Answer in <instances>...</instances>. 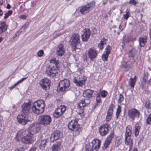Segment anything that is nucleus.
Wrapping results in <instances>:
<instances>
[{
  "label": "nucleus",
  "instance_id": "34",
  "mask_svg": "<svg viewBox=\"0 0 151 151\" xmlns=\"http://www.w3.org/2000/svg\"><path fill=\"white\" fill-rule=\"evenodd\" d=\"M112 50L111 47L109 45H108L106 46V48L105 49L104 53L109 55L111 51Z\"/></svg>",
  "mask_w": 151,
  "mask_h": 151
},
{
  "label": "nucleus",
  "instance_id": "26",
  "mask_svg": "<svg viewBox=\"0 0 151 151\" xmlns=\"http://www.w3.org/2000/svg\"><path fill=\"white\" fill-rule=\"evenodd\" d=\"M7 29V27L6 23L4 22H0V35L6 31Z\"/></svg>",
  "mask_w": 151,
  "mask_h": 151
},
{
  "label": "nucleus",
  "instance_id": "36",
  "mask_svg": "<svg viewBox=\"0 0 151 151\" xmlns=\"http://www.w3.org/2000/svg\"><path fill=\"white\" fill-rule=\"evenodd\" d=\"M122 67L124 68L127 69V70H129L131 67L130 65L128 64L127 62H123L122 64Z\"/></svg>",
  "mask_w": 151,
  "mask_h": 151
},
{
  "label": "nucleus",
  "instance_id": "2",
  "mask_svg": "<svg viewBox=\"0 0 151 151\" xmlns=\"http://www.w3.org/2000/svg\"><path fill=\"white\" fill-rule=\"evenodd\" d=\"M68 127L69 129L73 131V133L75 136L79 135L82 130L81 125L78 124V122L76 120H72L70 122Z\"/></svg>",
  "mask_w": 151,
  "mask_h": 151
},
{
  "label": "nucleus",
  "instance_id": "37",
  "mask_svg": "<svg viewBox=\"0 0 151 151\" xmlns=\"http://www.w3.org/2000/svg\"><path fill=\"white\" fill-rule=\"evenodd\" d=\"M114 106V104H111L110 106L109 107L108 109L107 114L112 115L113 114V108Z\"/></svg>",
  "mask_w": 151,
  "mask_h": 151
},
{
  "label": "nucleus",
  "instance_id": "8",
  "mask_svg": "<svg viewBox=\"0 0 151 151\" xmlns=\"http://www.w3.org/2000/svg\"><path fill=\"white\" fill-rule=\"evenodd\" d=\"M114 132L111 131L110 134L107 136L104 141L103 146L102 147L103 150H105L107 148L109 147V145L111 143V141L114 137Z\"/></svg>",
  "mask_w": 151,
  "mask_h": 151
},
{
  "label": "nucleus",
  "instance_id": "21",
  "mask_svg": "<svg viewBox=\"0 0 151 151\" xmlns=\"http://www.w3.org/2000/svg\"><path fill=\"white\" fill-rule=\"evenodd\" d=\"M65 50L64 48L63 45L62 44H60L57 49V54L58 55L61 56L65 53Z\"/></svg>",
  "mask_w": 151,
  "mask_h": 151
},
{
  "label": "nucleus",
  "instance_id": "39",
  "mask_svg": "<svg viewBox=\"0 0 151 151\" xmlns=\"http://www.w3.org/2000/svg\"><path fill=\"white\" fill-rule=\"evenodd\" d=\"M91 144L88 143L86 145L85 150L86 151H91Z\"/></svg>",
  "mask_w": 151,
  "mask_h": 151
},
{
  "label": "nucleus",
  "instance_id": "20",
  "mask_svg": "<svg viewBox=\"0 0 151 151\" xmlns=\"http://www.w3.org/2000/svg\"><path fill=\"white\" fill-rule=\"evenodd\" d=\"M97 54L96 50L91 48H90L87 52L88 56L91 60L96 58Z\"/></svg>",
  "mask_w": 151,
  "mask_h": 151
},
{
  "label": "nucleus",
  "instance_id": "9",
  "mask_svg": "<svg viewBox=\"0 0 151 151\" xmlns=\"http://www.w3.org/2000/svg\"><path fill=\"white\" fill-rule=\"evenodd\" d=\"M66 109V107L64 105H61L56 109L53 113L54 117L57 118L60 117L63 114Z\"/></svg>",
  "mask_w": 151,
  "mask_h": 151
},
{
  "label": "nucleus",
  "instance_id": "10",
  "mask_svg": "<svg viewBox=\"0 0 151 151\" xmlns=\"http://www.w3.org/2000/svg\"><path fill=\"white\" fill-rule=\"evenodd\" d=\"M110 129V125L108 123L101 126L99 129V133L102 136H105L108 134Z\"/></svg>",
  "mask_w": 151,
  "mask_h": 151
},
{
  "label": "nucleus",
  "instance_id": "32",
  "mask_svg": "<svg viewBox=\"0 0 151 151\" xmlns=\"http://www.w3.org/2000/svg\"><path fill=\"white\" fill-rule=\"evenodd\" d=\"M29 102L28 103H25L24 102L23 104H30L31 103H33L34 104L35 103H37V104H44L45 102L42 99L38 100L37 101H36L34 102H32V100H29Z\"/></svg>",
  "mask_w": 151,
  "mask_h": 151
},
{
  "label": "nucleus",
  "instance_id": "45",
  "mask_svg": "<svg viewBox=\"0 0 151 151\" xmlns=\"http://www.w3.org/2000/svg\"><path fill=\"white\" fill-rule=\"evenodd\" d=\"M12 13V12L11 10H9L5 14V16L4 17V19L7 18L8 17L11 15Z\"/></svg>",
  "mask_w": 151,
  "mask_h": 151
},
{
  "label": "nucleus",
  "instance_id": "13",
  "mask_svg": "<svg viewBox=\"0 0 151 151\" xmlns=\"http://www.w3.org/2000/svg\"><path fill=\"white\" fill-rule=\"evenodd\" d=\"M139 112L138 110L135 109H132L128 110V115L129 118L134 120L135 117H139Z\"/></svg>",
  "mask_w": 151,
  "mask_h": 151
},
{
  "label": "nucleus",
  "instance_id": "25",
  "mask_svg": "<svg viewBox=\"0 0 151 151\" xmlns=\"http://www.w3.org/2000/svg\"><path fill=\"white\" fill-rule=\"evenodd\" d=\"M93 91L90 89L85 90L83 93V96L85 97L91 98L92 96Z\"/></svg>",
  "mask_w": 151,
  "mask_h": 151
},
{
  "label": "nucleus",
  "instance_id": "64",
  "mask_svg": "<svg viewBox=\"0 0 151 151\" xmlns=\"http://www.w3.org/2000/svg\"><path fill=\"white\" fill-rule=\"evenodd\" d=\"M22 137H19L18 136H17V135H16V137H15V139L17 141H19L20 139Z\"/></svg>",
  "mask_w": 151,
  "mask_h": 151
},
{
  "label": "nucleus",
  "instance_id": "6",
  "mask_svg": "<svg viewBox=\"0 0 151 151\" xmlns=\"http://www.w3.org/2000/svg\"><path fill=\"white\" fill-rule=\"evenodd\" d=\"M80 36L78 33H73L71 36L70 39L71 44L74 47L75 50L76 49V46L80 43Z\"/></svg>",
  "mask_w": 151,
  "mask_h": 151
},
{
  "label": "nucleus",
  "instance_id": "24",
  "mask_svg": "<svg viewBox=\"0 0 151 151\" xmlns=\"http://www.w3.org/2000/svg\"><path fill=\"white\" fill-rule=\"evenodd\" d=\"M61 142H58L54 144L52 147V151H59L61 149Z\"/></svg>",
  "mask_w": 151,
  "mask_h": 151
},
{
  "label": "nucleus",
  "instance_id": "15",
  "mask_svg": "<svg viewBox=\"0 0 151 151\" xmlns=\"http://www.w3.org/2000/svg\"><path fill=\"white\" fill-rule=\"evenodd\" d=\"M33 135L32 134L28 133V134H27L26 136L22 137L21 139L23 143L27 144H30L33 143L34 141L32 138Z\"/></svg>",
  "mask_w": 151,
  "mask_h": 151
},
{
  "label": "nucleus",
  "instance_id": "49",
  "mask_svg": "<svg viewBox=\"0 0 151 151\" xmlns=\"http://www.w3.org/2000/svg\"><path fill=\"white\" fill-rule=\"evenodd\" d=\"M21 32V31H20V30H19L15 34L14 36L11 39V40H14L17 36L20 35Z\"/></svg>",
  "mask_w": 151,
  "mask_h": 151
},
{
  "label": "nucleus",
  "instance_id": "28",
  "mask_svg": "<svg viewBox=\"0 0 151 151\" xmlns=\"http://www.w3.org/2000/svg\"><path fill=\"white\" fill-rule=\"evenodd\" d=\"M131 127L130 126H128L126 127L125 137H130L132 133L131 130Z\"/></svg>",
  "mask_w": 151,
  "mask_h": 151
},
{
  "label": "nucleus",
  "instance_id": "62",
  "mask_svg": "<svg viewBox=\"0 0 151 151\" xmlns=\"http://www.w3.org/2000/svg\"><path fill=\"white\" fill-rule=\"evenodd\" d=\"M27 78H22L21 79L18 81L17 83L19 84V83H22L23 81L25 80Z\"/></svg>",
  "mask_w": 151,
  "mask_h": 151
},
{
  "label": "nucleus",
  "instance_id": "11",
  "mask_svg": "<svg viewBox=\"0 0 151 151\" xmlns=\"http://www.w3.org/2000/svg\"><path fill=\"white\" fill-rule=\"evenodd\" d=\"M40 129V127L39 125L33 123L30 124L29 126L28 129V132L30 133L32 135L37 133Z\"/></svg>",
  "mask_w": 151,
  "mask_h": 151
},
{
  "label": "nucleus",
  "instance_id": "17",
  "mask_svg": "<svg viewBox=\"0 0 151 151\" xmlns=\"http://www.w3.org/2000/svg\"><path fill=\"white\" fill-rule=\"evenodd\" d=\"M101 141L99 139H93L91 142V151H97L101 145Z\"/></svg>",
  "mask_w": 151,
  "mask_h": 151
},
{
  "label": "nucleus",
  "instance_id": "40",
  "mask_svg": "<svg viewBox=\"0 0 151 151\" xmlns=\"http://www.w3.org/2000/svg\"><path fill=\"white\" fill-rule=\"evenodd\" d=\"M109 55L104 52L102 56V60L104 61H107L108 60Z\"/></svg>",
  "mask_w": 151,
  "mask_h": 151
},
{
  "label": "nucleus",
  "instance_id": "4",
  "mask_svg": "<svg viewBox=\"0 0 151 151\" xmlns=\"http://www.w3.org/2000/svg\"><path fill=\"white\" fill-rule=\"evenodd\" d=\"M52 119L49 115L43 114L40 116L38 117L39 123L40 125L45 126L50 125L52 122Z\"/></svg>",
  "mask_w": 151,
  "mask_h": 151
},
{
  "label": "nucleus",
  "instance_id": "16",
  "mask_svg": "<svg viewBox=\"0 0 151 151\" xmlns=\"http://www.w3.org/2000/svg\"><path fill=\"white\" fill-rule=\"evenodd\" d=\"M73 81L76 86H82L84 85L85 83L84 77L82 75L78 76L74 78Z\"/></svg>",
  "mask_w": 151,
  "mask_h": 151
},
{
  "label": "nucleus",
  "instance_id": "44",
  "mask_svg": "<svg viewBox=\"0 0 151 151\" xmlns=\"http://www.w3.org/2000/svg\"><path fill=\"white\" fill-rule=\"evenodd\" d=\"M130 86L132 87L133 88L134 86L136 80H135L132 78H130Z\"/></svg>",
  "mask_w": 151,
  "mask_h": 151
},
{
  "label": "nucleus",
  "instance_id": "47",
  "mask_svg": "<svg viewBox=\"0 0 151 151\" xmlns=\"http://www.w3.org/2000/svg\"><path fill=\"white\" fill-rule=\"evenodd\" d=\"M107 40V39H106L104 37H103V38L101 39L100 43L104 45L106 44Z\"/></svg>",
  "mask_w": 151,
  "mask_h": 151
},
{
  "label": "nucleus",
  "instance_id": "19",
  "mask_svg": "<svg viewBox=\"0 0 151 151\" xmlns=\"http://www.w3.org/2000/svg\"><path fill=\"white\" fill-rule=\"evenodd\" d=\"M61 135V133L59 131H55L53 133L51 134L50 137V141L51 142H53L59 139Z\"/></svg>",
  "mask_w": 151,
  "mask_h": 151
},
{
  "label": "nucleus",
  "instance_id": "3",
  "mask_svg": "<svg viewBox=\"0 0 151 151\" xmlns=\"http://www.w3.org/2000/svg\"><path fill=\"white\" fill-rule=\"evenodd\" d=\"M95 6V2L93 1L80 7L79 11L82 14H86L93 10Z\"/></svg>",
  "mask_w": 151,
  "mask_h": 151
},
{
  "label": "nucleus",
  "instance_id": "54",
  "mask_svg": "<svg viewBox=\"0 0 151 151\" xmlns=\"http://www.w3.org/2000/svg\"><path fill=\"white\" fill-rule=\"evenodd\" d=\"M128 4L135 5L137 4V2L135 0H130Z\"/></svg>",
  "mask_w": 151,
  "mask_h": 151
},
{
  "label": "nucleus",
  "instance_id": "30",
  "mask_svg": "<svg viewBox=\"0 0 151 151\" xmlns=\"http://www.w3.org/2000/svg\"><path fill=\"white\" fill-rule=\"evenodd\" d=\"M147 42V37L145 36L144 37H140L139 39V43L141 47L144 46Z\"/></svg>",
  "mask_w": 151,
  "mask_h": 151
},
{
  "label": "nucleus",
  "instance_id": "59",
  "mask_svg": "<svg viewBox=\"0 0 151 151\" xmlns=\"http://www.w3.org/2000/svg\"><path fill=\"white\" fill-rule=\"evenodd\" d=\"M63 103V101L58 99H56V100L55 101V103L57 104H58L59 103L62 104Z\"/></svg>",
  "mask_w": 151,
  "mask_h": 151
},
{
  "label": "nucleus",
  "instance_id": "63",
  "mask_svg": "<svg viewBox=\"0 0 151 151\" xmlns=\"http://www.w3.org/2000/svg\"><path fill=\"white\" fill-rule=\"evenodd\" d=\"M38 138L39 140L42 139L43 138V134H40L38 136Z\"/></svg>",
  "mask_w": 151,
  "mask_h": 151
},
{
  "label": "nucleus",
  "instance_id": "31",
  "mask_svg": "<svg viewBox=\"0 0 151 151\" xmlns=\"http://www.w3.org/2000/svg\"><path fill=\"white\" fill-rule=\"evenodd\" d=\"M122 141L121 138L119 137H117L115 138V147H119L122 143Z\"/></svg>",
  "mask_w": 151,
  "mask_h": 151
},
{
  "label": "nucleus",
  "instance_id": "29",
  "mask_svg": "<svg viewBox=\"0 0 151 151\" xmlns=\"http://www.w3.org/2000/svg\"><path fill=\"white\" fill-rule=\"evenodd\" d=\"M141 128V126L138 123L136 124L135 126L134 135L137 137L139 134V132Z\"/></svg>",
  "mask_w": 151,
  "mask_h": 151
},
{
  "label": "nucleus",
  "instance_id": "5",
  "mask_svg": "<svg viewBox=\"0 0 151 151\" xmlns=\"http://www.w3.org/2000/svg\"><path fill=\"white\" fill-rule=\"evenodd\" d=\"M45 73L47 76L54 78L55 77L56 74L58 73V69L56 66L51 65L46 67Z\"/></svg>",
  "mask_w": 151,
  "mask_h": 151
},
{
  "label": "nucleus",
  "instance_id": "23",
  "mask_svg": "<svg viewBox=\"0 0 151 151\" xmlns=\"http://www.w3.org/2000/svg\"><path fill=\"white\" fill-rule=\"evenodd\" d=\"M49 139L46 138L41 141L39 145V147L42 150H44V149L47 146V143Z\"/></svg>",
  "mask_w": 151,
  "mask_h": 151
},
{
  "label": "nucleus",
  "instance_id": "51",
  "mask_svg": "<svg viewBox=\"0 0 151 151\" xmlns=\"http://www.w3.org/2000/svg\"><path fill=\"white\" fill-rule=\"evenodd\" d=\"M107 94L108 93L106 91L104 90L101 92V96L102 97L105 98L106 97Z\"/></svg>",
  "mask_w": 151,
  "mask_h": 151
},
{
  "label": "nucleus",
  "instance_id": "14",
  "mask_svg": "<svg viewBox=\"0 0 151 151\" xmlns=\"http://www.w3.org/2000/svg\"><path fill=\"white\" fill-rule=\"evenodd\" d=\"M37 104V106H33L32 107V110L35 114H42L44 111L45 104Z\"/></svg>",
  "mask_w": 151,
  "mask_h": 151
},
{
  "label": "nucleus",
  "instance_id": "41",
  "mask_svg": "<svg viewBox=\"0 0 151 151\" xmlns=\"http://www.w3.org/2000/svg\"><path fill=\"white\" fill-rule=\"evenodd\" d=\"M25 133L26 132L23 130H21L17 132V135L19 137H21V136H24Z\"/></svg>",
  "mask_w": 151,
  "mask_h": 151
},
{
  "label": "nucleus",
  "instance_id": "52",
  "mask_svg": "<svg viewBox=\"0 0 151 151\" xmlns=\"http://www.w3.org/2000/svg\"><path fill=\"white\" fill-rule=\"evenodd\" d=\"M96 101L97 103H102L100 95V94H98V96L96 97Z\"/></svg>",
  "mask_w": 151,
  "mask_h": 151
},
{
  "label": "nucleus",
  "instance_id": "46",
  "mask_svg": "<svg viewBox=\"0 0 151 151\" xmlns=\"http://www.w3.org/2000/svg\"><path fill=\"white\" fill-rule=\"evenodd\" d=\"M89 101V99H83L81 100V104H89L90 103Z\"/></svg>",
  "mask_w": 151,
  "mask_h": 151
},
{
  "label": "nucleus",
  "instance_id": "18",
  "mask_svg": "<svg viewBox=\"0 0 151 151\" xmlns=\"http://www.w3.org/2000/svg\"><path fill=\"white\" fill-rule=\"evenodd\" d=\"M90 34L91 31L89 28H85L84 29L83 33L81 35V37L83 41H87L90 36Z\"/></svg>",
  "mask_w": 151,
  "mask_h": 151
},
{
  "label": "nucleus",
  "instance_id": "48",
  "mask_svg": "<svg viewBox=\"0 0 151 151\" xmlns=\"http://www.w3.org/2000/svg\"><path fill=\"white\" fill-rule=\"evenodd\" d=\"M124 98L122 94H120L119 96L118 101L119 103H122V101L123 100Z\"/></svg>",
  "mask_w": 151,
  "mask_h": 151
},
{
  "label": "nucleus",
  "instance_id": "12",
  "mask_svg": "<svg viewBox=\"0 0 151 151\" xmlns=\"http://www.w3.org/2000/svg\"><path fill=\"white\" fill-rule=\"evenodd\" d=\"M51 81L47 78L42 79L40 82V84L42 88L44 90H47L50 88Z\"/></svg>",
  "mask_w": 151,
  "mask_h": 151
},
{
  "label": "nucleus",
  "instance_id": "42",
  "mask_svg": "<svg viewBox=\"0 0 151 151\" xmlns=\"http://www.w3.org/2000/svg\"><path fill=\"white\" fill-rule=\"evenodd\" d=\"M130 40V38L129 37H126L125 36L123 37V43H128Z\"/></svg>",
  "mask_w": 151,
  "mask_h": 151
},
{
  "label": "nucleus",
  "instance_id": "57",
  "mask_svg": "<svg viewBox=\"0 0 151 151\" xmlns=\"http://www.w3.org/2000/svg\"><path fill=\"white\" fill-rule=\"evenodd\" d=\"M103 45H104L100 43L98 44V46L99 49L102 50L104 48Z\"/></svg>",
  "mask_w": 151,
  "mask_h": 151
},
{
  "label": "nucleus",
  "instance_id": "1",
  "mask_svg": "<svg viewBox=\"0 0 151 151\" xmlns=\"http://www.w3.org/2000/svg\"><path fill=\"white\" fill-rule=\"evenodd\" d=\"M70 86L69 80L67 79H64L60 81L57 90L59 93L63 94L65 91L69 90Z\"/></svg>",
  "mask_w": 151,
  "mask_h": 151
},
{
  "label": "nucleus",
  "instance_id": "61",
  "mask_svg": "<svg viewBox=\"0 0 151 151\" xmlns=\"http://www.w3.org/2000/svg\"><path fill=\"white\" fill-rule=\"evenodd\" d=\"M37 148L35 146L32 147L30 149L29 151H36Z\"/></svg>",
  "mask_w": 151,
  "mask_h": 151
},
{
  "label": "nucleus",
  "instance_id": "60",
  "mask_svg": "<svg viewBox=\"0 0 151 151\" xmlns=\"http://www.w3.org/2000/svg\"><path fill=\"white\" fill-rule=\"evenodd\" d=\"M129 17V15L128 14H124L123 15V17L124 19H127Z\"/></svg>",
  "mask_w": 151,
  "mask_h": 151
},
{
  "label": "nucleus",
  "instance_id": "33",
  "mask_svg": "<svg viewBox=\"0 0 151 151\" xmlns=\"http://www.w3.org/2000/svg\"><path fill=\"white\" fill-rule=\"evenodd\" d=\"M50 63L51 65L52 64H54L55 66H56V67L57 66V65L59 63V61L58 60H56L55 58H52L50 60Z\"/></svg>",
  "mask_w": 151,
  "mask_h": 151
},
{
  "label": "nucleus",
  "instance_id": "22",
  "mask_svg": "<svg viewBox=\"0 0 151 151\" xmlns=\"http://www.w3.org/2000/svg\"><path fill=\"white\" fill-rule=\"evenodd\" d=\"M22 113L27 114L28 115L29 112L32 109L31 104H22Z\"/></svg>",
  "mask_w": 151,
  "mask_h": 151
},
{
  "label": "nucleus",
  "instance_id": "56",
  "mask_svg": "<svg viewBox=\"0 0 151 151\" xmlns=\"http://www.w3.org/2000/svg\"><path fill=\"white\" fill-rule=\"evenodd\" d=\"M29 22H26L25 24L22 26V28H24V29H25L29 25Z\"/></svg>",
  "mask_w": 151,
  "mask_h": 151
},
{
  "label": "nucleus",
  "instance_id": "27",
  "mask_svg": "<svg viewBox=\"0 0 151 151\" xmlns=\"http://www.w3.org/2000/svg\"><path fill=\"white\" fill-rule=\"evenodd\" d=\"M125 143L126 145H129V150H130L131 149V146L133 144L132 140V139L130 138V137H125Z\"/></svg>",
  "mask_w": 151,
  "mask_h": 151
},
{
  "label": "nucleus",
  "instance_id": "35",
  "mask_svg": "<svg viewBox=\"0 0 151 151\" xmlns=\"http://www.w3.org/2000/svg\"><path fill=\"white\" fill-rule=\"evenodd\" d=\"M83 104H78V108L79 109V112L80 114H83L84 112V106H86V104H84V106Z\"/></svg>",
  "mask_w": 151,
  "mask_h": 151
},
{
  "label": "nucleus",
  "instance_id": "55",
  "mask_svg": "<svg viewBox=\"0 0 151 151\" xmlns=\"http://www.w3.org/2000/svg\"><path fill=\"white\" fill-rule=\"evenodd\" d=\"M76 101H75V99H74L73 100H72L71 99H70L68 100V103H76Z\"/></svg>",
  "mask_w": 151,
  "mask_h": 151
},
{
  "label": "nucleus",
  "instance_id": "38",
  "mask_svg": "<svg viewBox=\"0 0 151 151\" xmlns=\"http://www.w3.org/2000/svg\"><path fill=\"white\" fill-rule=\"evenodd\" d=\"M121 107L119 105H118V108L116 110V119H118V117L120 115V113L121 112Z\"/></svg>",
  "mask_w": 151,
  "mask_h": 151
},
{
  "label": "nucleus",
  "instance_id": "58",
  "mask_svg": "<svg viewBox=\"0 0 151 151\" xmlns=\"http://www.w3.org/2000/svg\"><path fill=\"white\" fill-rule=\"evenodd\" d=\"M18 84L17 82L16 83H15L13 86H11L9 89L10 90H12L13 88H15L17 85H18Z\"/></svg>",
  "mask_w": 151,
  "mask_h": 151
},
{
  "label": "nucleus",
  "instance_id": "43",
  "mask_svg": "<svg viewBox=\"0 0 151 151\" xmlns=\"http://www.w3.org/2000/svg\"><path fill=\"white\" fill-rule=\"evenodd\" d=\"M146 123L147 124H151V113L147 116L146 121Z\"/></svg>",
  "mask_w": 151,
  "mask_h": 151
},
{
  "label": "nucleus",
  "instance_id": "7",
  "mask_svg": "<svg viewBox=\"0 0 151 151\" xmlns=\"http://www.w3.org/2000/svg\"><path fill=\"white\" fill-rule=\"evenodd\" d=\"M17 120L19 123L23 125H26L29 121L28 119V115L24 113L19 114L17 116Z\"/></svg>",
  "mask_w": 151,
  "mask_h": 151
},
{
  "label": "nucleus",
  "instance_id": "50",
  "mask_svg": "<svg viewBox=\"0 0 151 151\" xmlns=\"http://www.w3.org/2000/svg\"><path fill=\"white\" fill-rule=\"evenodd\" d=\"M112 115L107 114L106 118V123H108L111 119Z\"/></svg>",
  "mask_w": 151,
  "mask_h": 151
},
{
  "label": "nucleus",
  "instance_id": "53",
  "mask_svg": "<svg viewBox=\"0 0 151 151\" xmlns=\"http://www.w3.org/2000/svg\"><path fill=\"white\" fill-rule=\"evenodd\" d=\"M37 54L38 56L41 57L43 55L44 51L42 50H40L38 52Z\"/></svg>",
  "mask_w": 151,
  "mask_h": 151
}]
</instances>
